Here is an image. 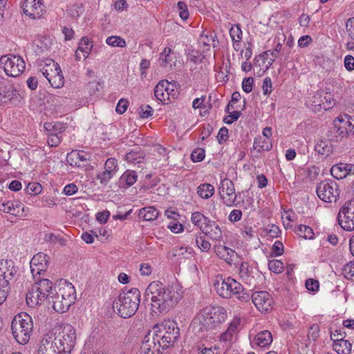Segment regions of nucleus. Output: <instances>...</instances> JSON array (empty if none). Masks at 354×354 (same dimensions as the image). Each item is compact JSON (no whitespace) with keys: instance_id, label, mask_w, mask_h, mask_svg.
<instances>
[{"instance_id":"f257e3e1","label":"nucleus","mask_w":354,"mask_h":354,"mask_svg":"<svg viewBox=\"0 0 354 354\" xmlns=\"http://www.w3.org/2000/svg\"><path fill=\"white\" fill-rule=\"evenodd\" d=\"M180 336L176 322L165 321L150 329L140 347L143 354H160L162 351L172 346Z\"/></svg>"},{"instance_id":"f03ea898","label":"nucleus","mask_w":354,"mask_h":354,"mask_svg":"<svg viewBox=\"0 0 354 354\" xmlns=\"http://www.w3.org/2000/svg\"><path fill=\"white\" fill-rule=\"evenodd\" d=\"M76 330L70 324L64 326L58 333H48L41 339L39 354H71L76 343Z\"/></svg>"},{"instance_id":"7ed1b4c3","label":"nucleus","mask_w":354,"mask_h":354,"mask_svg":"<svg viewBox=\"0 0 354 354\" xmlns=\"http://www.w3.org/2000/svg\"><path fill=\"white\" fill-rule=\"evenodd\" d=\"M147 294L151 295V308L155 313H166L182 297L176 286H166L160 281L151 282L147 288Z\"/></svg>"},{"instance_id":"20e7f679","label":"nucleus","mask_w":354,"mask_h":354,"mask_svg":"<svg viewBox=\"0 0 354 354\" xmlns=\"http://www.w3.org/2000/svg\"><path fill=\"white\" fill-rule=\"evenodd\" d=\"M140 302V292L138 288H131L120 293L113 301V307L122 318L132 317L138 310Z\"/></svg>"},{"instance_id":"39448f33","label":"nucleus","mask_w":354,"mask_h":354,"mask_svg":"<svg viewBox=\"0 0 354 354\" xmlns=\"http://www.w3.org/2000/svg\"><path fill=\"white\" fill-rule=\"evenodd\" d=\"M33 329L31 317L26 313L15 315L11 323V330L15 340L20 344H26L30 339Z\"/></svg>"},{"instance_id":"423d86ee","label":"nucleus","mask_w":354,"mask_h":354,"mask_svg":"<svg viewBox=\"0 0 354 354\" xmlns=\"http://www.w3.org/2000/svg\"><path fill=\"white\" fill-rule=\"evenodd\" d=\"M53 283L47 279H39L32 286L26 295L27 304L30 307L41 305L52 293Z\"/></svg>"},{"instance_id":"0eeeda50","label":"nucleus","mask_w":354,"mask_h":354,"mask_svg":"<svg viewBox=\"0 0 354 354\" xmlns=\"http://www.w3.org/2000/svg\"><path fill=\"white\" fill-rule=\"evenodd\" d=\"M53 308L57 313H64L75 303L76 299L75 290L71 283H65L56 292L51 296Z\"/></svg>"},{"instance_id":"6e6552de","label":"nucleus","mask_w":354,"mask_h":354,"mask_svg":"<svg viewBox=\"0 0 354 354\" xmlns=\"http://www.w3.org/2000/svg\"><path fill=\"white\" fill-rule=\"evenodd\" d=\"M352 132L354 133V126L350 121L337 118L333 121V126L327 132L326 136L330 142H340Z\"/></svg>"},{"instance_id":"1a4fd4ad","label":"nucleus","mask_w":354,"mask_h":354,"mask_svg":"<svg viewBox=\"0 0 354 354\" xmlns=\"http://www.w3.org/2000/svg\"><path fill=\"white\" fill-rule=\"evenodd\" d=\"M319 198L326 203L335 202L339 196V188L337 183L330 179L320 182L316 188Z\"/></svg>"},{"instance_id":"9d476101","label":"nucleus","mask_w":354,"mask_h":354,"mask_svg":"<svg viewBox=\"0 0 354 354\" xmlns=\"http://www.w3.org/2000/svg\"><path fill=\"white\" fill-rule=\"evenodd\" d=\"M0 65L3 68L4 72L8 76L17 77L25 69V62L17 55H6L0 58Z\"/></svg>"},{"instance_id":"9b49d317","label":"nucleus","mask_w":354,"mask_h":354,"mask_svg":"<svg viewBox=\"0 0 354 354\" xmlns=\"http://www.w3.org/2000/svg\"><path fill=\"white\" fill-rule=\"evenodd\" d=\"M338 221L345 230H354V198L345 203L338 214Z\"/></svg>"},{"instance_id":"f8f14e48","label":"nucleus","mask_w":354,"mask_h":354,"mask_svg":"<svg viewBox=\"0 0 354 354\" xmlns=\"http://www.w3.org/2000/svg\"><path fill=\"white\" fill-rule=\"evenodd\" d=\"M214 288L221 297L230 298L241 288V284L235 279L227 277L225 279L217 280L214 283Z\"/></svg>"},{"instance_id":"ddd939ff","label":"nucleus","mask_w":354,"mask_h":354,"mask_svg":"<svg viewBox=\"0 0 354 354\" xmlns=\"http://www.w3.org/2000/svg\"><path fill=\"white\" fill-rule=\"evenodd\" d=\"M219 194L225 205L232 207L236 200L234 185L232 180L225 178L221 182Z\"/></svg>"},{"instance_id":"4468645a","label":"nucleus","mask_w":354,"mask_h":354,"mask_svg":"<svg viewBox=\"0 0 354 354\" xmlns=\"http://www.w3.org/2000/svg\"><path fill=\"white\" fill-rule=\"evenodd\" d=\"M252 301L261 313L268 312L273 304V299L267 291L255 292L252 295Z\"/></svg>"},{"instance_id":"2eb2a0df","label":"nucleus","mask_w":354,"mask_h":354,"mask_svg":"<svg viewBox=\"0 0 354 354\" xmlns=\"http://www.w3.org/2000/svg\"><path fill=\"white\" fill-rule=\"evenodd\" d=\"M24 13L32 19L40 18L45 12L41 0H24L22 5Z\"/></svg>"},{"instance_id":"dca6fc26","label":"nucleus","mask_w":354,"mask_h":354,"mask_svg":"<svg viewBox=\"0 0 354 354\" xmlns=\"http://www.w3.org/2000/svg\"><path fill=\"white\" fill-rule=\"evenodd\" d=\"M49 257L44 253L39 252L35 254L30 262V270L32 276L41 275L48 266Z\"/></svg>"},{"instance_id":"f3484780","label":"nucleus","mask_w":354,"mask_h":354,"mask_svg":"<svg viewBox=\"0 0 354 354\" xmlns=\"http://www.w3.org/2000/svg\"><path fill=\"white\" fill-rule=\"evenodd\" d=\"M17 273L16 268L13 266V263L10 261L0 263V286L9 292V281L13 278Z\"/></svg>"},{"instance_id":"a211bd4d","label":"nucleus","mask_w":354,"mask_h":354,"mask_svg":"<svg viewBox=\"0 0 354 354\" xmlns=\"http://www.w3.org/2000/svg\"><path fill=\"white\" fill-rule=\"evenodd\" d=\"M310 106L315 111L330 109L335 104L332 95L328 93H317L310 100Z\"/></svg>"},{"instance_id":"6ab92c4d","label":"nucleus","mask_w":354,"mask_h":354,"mask_svg":"<svg viewBox=\"0 0 354 354\" xmlns=\"http://www.w3.org/2000/svg\"><path fill=\"white\" fill-rule=\"evenodd\" d=\"M207 306L203 308L198 315L194 319L193 324L198 328V331L208 330L215 328L212 319L209 318Z\"/></svg>"},{"instance_id":"aec40b11","label":"nucleus","mask_w":354,"mask_h":354,"mask_svg":"<svg viewBox=\"0 0 354 354\" xmlns=\"http://www.w3.org/2000/svg\"><path fill=\"white\" fill-rule=\"evenodd\" d=\"M47 62L51 64L50 77L48 79L50 85L54 88H61L64 86V78L59 65L52 59H47Z\"/></svg>"},{"instance_id":"412c9836","label":"nucleus","mask_w":354,"mask_h":354,"mask_svg":"<svg viewBox=\"0 0 354 354\" xmlns=\"http://www.w3.org/2000/svg\"><path fill=\"white\" fill-rule=\"evenodd\" d=\"M170 83L167 80H161L154 88V95L157 100L161 102L170 100V97L175 99L176 97V92L172 93H169ZM173 87L174 85L172 84Z\"/></svg>"},{"instance_id":"4be33fe9","label":"nucleus","mask_w":354,"mask_h":354,"mask_svg":"<svg viewBox=\"0 0 354 354\" xmlns=\"http://www.w3.org/2000/svg\"><path fill=\"white\" fill-rule=\"evenodd\" d=\"M66 161L71 166L84 167L89 164V155L83 151H73L67 154Z\"/></svg>"},{"instance_id":"5701e85b","label":"nucleus","mask_w":354,"mask_h":354,"mask_svg":"<svg viewBox=\"0 0 354 354\" xmlns=\"http://www.w3.org/2000/svg\"><path fill=\"white\" fill-rule=\"evenodd\" d=\"M239 275L243 281L251 287L255 286V275L259 276V274L248 263L243 262L239 267Z\"/></svg>"},{"instance_id":"b1692460","label":"nucleus","mask_w":354,"mask_h":354,"mask_svg":"<svg viewBox=\"0 0 354 354\" xmlns=\"http://www.w3.org/2000/svg\"><path fill=\"white\" fill-rule=\"evenodd\" d=\"M207 308L208 310L207 312L209 313V318L212 319L215 328L225 321L227 313L224 308L212 306H207Z\"/></svg>"},{"instance_id":"393cba45","label":"nucleus","mask_w":354,"mask_h":354,"mask_svg":"<svg viewBox=\"0 0 354 354\" xmlns=\"http://www.w3.org/2000/svg\"><path fill=\"white\" fill-rule=\"evenodd\" d=\"M212 240L220 241L223 239V232L220 226L214 221H207L205 228L202 231Z\"/></svg>"},{"instance_id":"a878e982","label":"nucleus","mask_w":354,"mask_h":354,"mask_svg":"<svg viewBox=\"0 0 354 354\" xmlns=\"http://www.w3.org/2000/svg\"><path fill=\"white\" fill-rule=\"evenodd\" d=\"M335 333L330 334V338L333 341V349L338 354H349L351 351V344L343 338H335Z\"/></svg>"},{"instance_id":"bb28decb","label":"nucleus","mask_w":354,"mask_h":354,"mask_svg":"<svg viewBox=\"0 0 354 354\" xmlns=\"http://www.w3.org/2000/svg\"><path fill=\"white\" fill-rule=\"evenodd\" d=\"M176 57L174 56V52L171 49L166 47L159 56V64L162 67L169 68V70L172 69L173 65L175 66Z\"/></svg>"},{"instance_id":"cd10ccee","label":"nucleus","mask_w":354,"mask_h":354,"mask_svg":"<svg viewBox=\"0 0 354 354\" xmlns=\"http://www.w3.org/2000/svg\"><path fill=\"white\" fill-rule=\"evenodd\" d=\"M240 324L241 319L234 318L230 324L227 329L221 335V340L223 342L230 341L232 335L239 331Z\"/></svg>"},{"instance_id":"c85d7f7f","label":"nucleus","mask_w":354,"mask_h":354,"mask_svg":"<svg viewBox=\"0 0 354 354\" xmlns=\"http://www.w3.org/2000/svg\"><path fill=\"white\" fill-rule=\"evenodd\" d=\"M272 342V336L270 331L263 330L259 333L254 339V343L260 347H266Z\"/></svg>"},{"instance_id":"c756f323","label":"nucleus","mask_w":354,"mask_h":354,"mask_svg":"<svg viewBox=\"0 0 354 354\" xmlns=\"http://www.w3.org/2000/svg\"><path fill=\"white\" fill-rule=\"evenodd\" d=\"M138 176L133 170H127L120 176L119 179L120 186L126 185V187L132 186L137 180Z\"/></svg>"},{"instance_id":"7c9ffc66","label":"nucleus","mask_w":354,"mask_h":354,"mask_svg":"<svg viewBox=\"0 0 354 354\" xmlns=\"http://www.w3.org/2000/svg\"><path fill=\"white\" fill-rule=\"evenodd\" d=\"M330 141L326 140H319L315 146V150L318 153L322 154L323 156H329V154L333 151L332 145L330 143Z\"/></svg>"},{"instance_id":"2f4dec72","label":"nucleus","mask_w":354,"mask_h":354,"mask_svg":"<svg viewBox=\"0 0 354 354\" xmlns=\"http://www.w3.org/2000/svg\"><path fill=\"white\" fill-rule=\"evenodd\" d=\"M139 216L145 221H154L158 216V212L152 206L142 208L139 212Z\"/></svg>"},{"instance_id":"473e14b6","label":"nucleus","mask_w":354,"mask_h":354,"mask_svg":"<svg viewBox=\"0 0 354 354\" xmlns=\"http://www.w3.org/2000/svg\"><path fill=\"white\" fill-rule=\"evenodd\" d=\"M44 128L46 135L60 134L66 129V127L64 124L55 122H45Z\"/></svg>"},{"instance_id":"72a5a7b5","label":"nucleus","mask_w":354,"mask_h":354,"mask_svg":"<svg viewBox=\"0 0 354 354\" xmlns=\"http://www.w3.org/2000/svg\"><path fill=\"white\" fill-rule=\"evenodd\" d=\"M210 219L206 217L205 215L201 214L199 212H195L192 213L191 216L192 223L197 226L200 230L202 232L205 228V225H206L207 221H209Z\"/></svg>"},{"instance_id":"f704fd0d","label":"nucleus","mask_w":354,"mask_h":354,"mask_svg":"<svg viewBox=\"0 0 354 354\" xmlns=\"http://www.w3.org/2000/svg\"><path fill=\"white\" fill-rule=\"evenodd\" d=\"M215 37L216 35L212 32L205 33L204 32L201 35L198 39L200 45L207 47L206 50H209L210 46L215 47Z\"/></svg>"},{"instance_id":"c9c22d12","label":"nucleus","mask_w":354,"mask_h":354,"mask_svg":"<svg viewBox=\"0 0 354 354\" xmlns=\"http://www.w3.org/2000/svg\"><path fill=\"white\" fill-rule=\"evenodd\" d=\"M197 193L204 199L210 198L214 193V187L209 183H203L197 187Z\"/></svg>"},{"instance_id":"e433bc0d","label":"nucleus","mask_w":354,"mask_h":354,"mask_svg":"<svg viewBox=\"0 0 354 354\" xmlns=\"http://www.w3.org/2000/svg\"><path fill=\"white\" fill-rule=\"evenodd\" d=\"M272 147V145L269 140L265 138L262 139L261 137L259 138H255L253 143V149L258 153H261L264 151H269Z\"/></svg>"},{"instance_id":"4c0bfd02","label":"nucleus","mask_w":354,"mask_h":354,"mask_svg":"<svg viewBox=\"0 0 354 354\" xmlns=\"http://www.w3.org/2000/svg\"><path fill=\"white\" fill-rule=\"evenodd\" d=\"M216 254L220 259H224L226 261H232V254L234 251L224 245L216 246Z\"/></svg>"},{"instance_id":"58836bf2","label":"nucleus","mask_w":354,"mask_h":354,"mask_svg":"<svg viewBox=\"0 0 354 354\" xmlns=\"http://www.w3.org/2000/svg\"><path fill=\"white\" fill-rule=\"evenodd\" d=\"M92 47L93 44L89 39L86 37H83L77 49L82 53L83 57L86 58L90 54Z\"/></svg>"},{"instance_id":"ea45409f","label":"nucleus","mask_w":354,"mask_h":354,"mask_svg":"<svg viewBox=\"0 0 354 354\" xmlns=\"http://www.w3.org/2000/svg\"><path fill=\"white\" fill-rule=\"evenodd\" d=\"M297 232L299 236L305 239H312L314 236L313 229L305 225H299Z\"/></svg>"},{"instance_id":"a19ab883","label":"nucleus","mask_w":354,"mask_h":354,"mask_svg":"<svg viewBox=\"0 0 354 354\" xmlns=\"http://www.w3.org/2000/svg\"><path fill=\"white\" fill-rule=\"evenodd\" d=\"M344 166H345V163L342 162L333 165L330 169L331 175L337 179H342L345 178V176H344L345 173Z\"/></svg>"},{"instance_id":"79ce46f5","label":"nucleus","mask_w":354,"mask_h":354,"mask_svg":"<svg viewBox=\"0 0 354 354\" xmlns=\"http://www.w3.org/2000/svg\"><path fill=\"white\" fill-rule=\"evenodd\" d=\"M0 211L6 213H9L16 216H23L22 214H18V212L15 211L14 203L12 201H8L6 203H1Z\"/></svg>"},{"instance_id":"37998d69","label":"nucleus","mask_w":354,"mask_h":354,"mask_svg":"<svg viewBox=\"0 0 354 354\" xmlns=\"http://www.w3.org/2000/svg\"><path fill=\"white\" fill-rule=\"evenodd\" d=\"M106 43L111 46L123 48L126 46V41L119 36H110L107 37Z\"/></svg>"},{"instance_id":"c03bdc74","label":"nucleus","mask_w":354,"mask_h":354,"mask_svg":"<svg viewBox=\"0 0 354 354\" xmlns=\"http://www.w3.org/2000/svg\"><path fill=\"white\" fill-rule=\"evenodd\" d=\"M3 94L4 102H6L7 101H12V100L16 99L19 95L18 91L12 86H9L8 88L4 86Z\"/></svg>"},{"instance_id":"a18cd8bd","label":"nucleus","mask_w":354,"mask_h":354,"mask_svg":"<svg viewBox=\"0 0 354 354\" xmlns=\"http://www.w3.org/2000/svg\"><path fill=\"white\" fill-rule=\"evenodd\" d=\"M269 270L276 274L281 273L283 270V263L277 259H272L268 262Z\"/></svg>"},{"instance_id":"49530a36","label":"nucleus","mask_w":354,"mask_h":354,"mask_svg":"<svg viewBox=\"0 0 354 354\" xmlns=\"http://www.w3.org/2000/svg\"><path fill=\"white\" fill-rule=\"evenodd\" d=\"M230 35L234 42H239L242 38V31L239 25L232 26L230 30Z\"/></svg>"},{"instance_id":"de8ad7c7","label":"nucleus","mask_w":354,"mask_h":354,"mask_svg":"<svg viewBox=\"0 0 354 354\" xmlns=\"http://www.w3.org/2000/svg\"><path fill=\"white\" fill-rule=\"evenodd\" d=\"M46 240L51 243H58L61 246H64L66 244V240L64 237L54 234L53 233L46 234Z\"/></svg>"},{"instance_id":"09e8293b","label":"nucleus","mask_w":354,"mask_h":354,"mask_svg":"<svg viewBox=\"0 0 354 354\" xmlns=\"http://www.w3.org/2000/svg\"><path fill=\"white\" fill-rule=\"evenodd\" d=\"M234 295L236 297V298L243 303L248 302L250 299H252V295L249 292L246 291L241 285V288L236 292H234Z\"/></svg>"},{"instance_id":"8fccbe9b","label":"nucleus","mask_w":354,"mask_h":354,"mask_svg":"<svg viewBox=\"0 0 354 354\" xmlns=\"http://www.w3.org/2000/svg\"><path fill=\"white\" fill-rule=\"evenodd\" d=\"M342 273L345 278L354 281V261L346 264L342 269Z\"/></svg>"},{"instance_id":"3c124183","label":"nucleus","mask_w":354,"mask_h":354,"mask_svg":"<svg viewBox=\"0 0 354 354\" xmlns=\"http://www.w3.org/2000/svg\"><path fill=\"white\" fill-rule=\"evenodd\" d=\"M319 336V326L318 324H313L308 331V339L310 341L315 342Z\"/></svg>"},{"instance_id":"603ef678","label":"nucleus","mask_w":354,"mask_h":354,"mask_svg":"<svg viewBox=\"0 0 354 354\" xmlns=\"http://www.w3.org/2000/svg\"><path fill=\"white\" fill-rule=\"evenodd\" d=\"M177 8L180 17L183 20L187 19L189 16L187 5L185 2L179 1L177 3Z\"/></svg>"},{"instance_id":"864d4df0","label":"nucleus","mask_w":354,"mask_h":354,"mask_svg":"<svg viewBox=\"0 0 354 354\" xmlns=\"http://www.w3.org/2000/svg\"><path fill=\"white\" fill-rule=\"evenodd\" d=\"M117 165L118 162L116 159L113 158H109L104 164V170L113 175L116 172Z\"/></svg>"},{"instance_id":"5fc2aeb1","label":"nucleus","mask_w":354,"mask_h":354,"mask_svg":"<svg viewBox=\"0 0 354 354\" xmlns=\"http://www.w3.org/2000/svg\"><path fill=\"white\" fill-rule=\"evenodd\" d=\"M196 243L197 246L200 248L202 252H207L209 250L211 244L207 240H205L203 236H197L196 238Z\"/></svg>"},{"instance_id":"6e6d98bb","label":"nucleus","mask_w":354,"mask_h":354,"mask_svg":"<svg viewBox=\"0 0 354 354\" xmlns=\"http://www.w3.org/2000/svg\"><path fill=\"white\" fill-rule=\"evenodd\" d=\"M126 160L129 162L131 163H140L142 160L144 159V157H142L138 152L131 151L126 154Z\"/></svg>"},{"instance_id":"4d7b16f0","label":"nucleus","mask_w":354,"mask_h":354,"mask_svg":"<svg viewBox=\"0 0 354 354\" xmlns=\"http://www.w3.org/2000/svg\"><path fill=\"white\" fill-rule=\"evenodd\" d=\"M205 156V151L203 149L197 148L191 154V159L193 162H201Z\"/></svg>"},{"instance_id":"13d9d810","label":"nucleus","mask_w":354,"mask_h":354,"mask_svg":"<svg viewBox=\"0 0 354 354\" xmlns=\"http://www.w3.org/2000/svg\"><path fill=\"white\" fill-rule=\"evenodd\" d=\"M83 7L82 5L73 4L69 7L67 10L71 17L75 19L77 18L82 12Z\"/></svg>"},{"instance_id":"bf43d9fd","label":"nucleus","mask_w":354,"mask_h":354,"mask_svg":"<svg viewBox=\"0 0 354 354\" xmlns=\"http://www.w3.org/2000/svg\"><path fill=\"white\" fill-rule=\"evenodd\" d=\"M228 113L229 115L223 118V122L227 124H231L234 122L236 121L241 114V111H233L232 112L230 111Z\"/></svg>"},{"instance_id":"052dcab7","label":"nucleus","mask_w":354,"mask_h":354,"mask_svg":"<svg viewBox=\"0 0 354 354\" xmlns=\"http://www.w3.org/2000/svg\"><path fill=\"white\" fill-rule=\"evenodd\" d=\"M41 185L37 183H28L26 187V192L29 194L37 195L41 192Z\"/></svg>"},{"instance_id":"680f3d73","label":"nucleus","mask_w":354,"mask_h":354,"mask_svg":"<svg viewBox=\"0 0 354 354\" xmlns=\"http://www.w3.org/2000/svg\"><path fill=\"white\" fill-rule=\"evenodd\" d=\"M346 29L349 38L354 42V17L346 21Z\"/></svg>"},{"instance_id":"e2e57ef3","label":"nucleus","mask_w":354,"mask_h":354,"mask_svg":"<svg viewBox=\"0 0 354 354\" xmlns=\"http://www.w3.org/2000/svg\"><path fill=\"white\" fill-rule=\"evenodd\" d=\"M138 110L140 115L142 118H149L153 112V109L149 105H142L140 106Z\"/></svg>"},{"instance_id":"0e129e2a","label":"nucleus","mask_w":354,"mask_h":354,"mask_svg":"<svg viewBox=\"0 0 354 354\" xmlns=\"http://www.w3.org/2000/svg\"><path fill=\"white\" fill-rule=\"evenodd\" d=\"M254 84V79L252 77L244 78L242 82L243 90L249 93L252 91Z\"/></svg>"},{"instance_id":"69168bd1","label":"nucleus","mask_w":354,"mask_h":354,"mask_svg":"<svg viewBox=\"0 0 354 354\" xmlns=\"http://www.w3.org/2000/svg\"><path fill=\"white\" fill-rule=\"evenodd\" d=\"M112 177L113 174L105 170L97 175V178L100 180V183L102 185H106Z\"/></svg>"},{"instance_id":"338daca9","label":"nucleus","mask_w":354,"mask_h":354,"mask_svg":"<svg viewBox=\"0 0 354 354\" xmlns=\"http://www.w3.org/2000/svg\"><path fill=\"white\" fill-rule=\"evenodd\" d=\"M283 252V245L281 242L276 241L272 247V255L274 257L280 256Z\"/></svg>"},{"instance_id":"774afa93","label":"nucleus","mask_w":354,"mask_h":354,"mask_svg":"<svg viewBox=\"0 0 354 354\" xmlns=\"http://www.w3.org/2000/svg\"><path fill=\"white\" fill-rule=\"evenodd\" d=\"M47 142L50 147H57L61 142V138L59 134H48Z\"/></svg>"}]
</instances>
